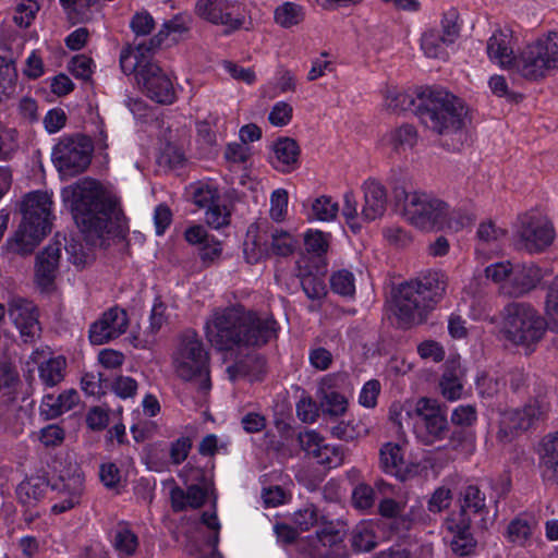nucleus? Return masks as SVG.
<instances>
[{
	"label": "nucleus",
	"mask_w": 558,
	"mask_h": 558,
	"mask_svg": "<svg viewBox=\"0 0 558 558\" xmlns=\"http://www.w3.org/2000/svg\"><path fill=\"white\" fill-rule=\"evenodd\" d=\"M61 196L77 227L86 239L94 243L101 239L105 232L110 231L112 219L119 218L117 198L90 178H84L64 187Z\"/></svg>",
	"instance_id": "nucleus-1"
},
{
	"label": "nucleus",
	"mask_w": 558,
	"mask_h": 558,
	"mask_svg": "<svg viewBox=\"0 0 558 558\" xmlns=\"http://www.w3.org/2000/svg\"><path fill=\"white\" fill-rule=\"evenodd\" d=\"M208 341L219 350L234 345H262L277 337L278 326L269 314L241 306L215 311L205 326Z\"/></svg>",
	"instance_id": "nucleus-2"
},
{
	"label": "nucleus",
	"mask_w": 558,
	"mask_h": 558,
	"mask_svg": "<svg viewBox=\"0 0 558 558\" xmlns=\"http://www.w3.org/2000/svg\"><path fill=\"white\" fill-rule=\"evenodd\" d=\"M23 219L14 234L7 239L2 246V255L26 256L51 230L52 197L48 192H31L21 204Z\"/></svg>",
	"instance_id": "nucleus-3"
},
{
	"label": "nucleus",
	"mask_w": 558,
	"mask_h": 558,
	"mask_svg": "<svg viewBox=\"0 0 558 558\" xmlns=\"http://www.w3.org/2000/svg\"><path fill=\"white\" fill-rule=\"evenodd\" d=\"M549 325L529 302H510L501 312L500 339L509 348L532 354L544 339Z\"/></svg>",
	"instance_id": "nucleus-4"
},
{
	"label": "nucleus",
	"mask_w": 558,
	"mask_h": 558,
	"mask_svg": "<svg viewBox=\"0 0 558 558\" xmlns=\"http://www.w3.org/2000/svg\"><path fill=\"white\" fill-rule=\"evenodd\" d=\"M120 66L126 75L135 74L143 93L153 101L171 105L177 98L172 77L150 61L142 47H126L120 54Z\"/></svg>",
	"instance_id": "nucleus-5"
},
{
	"label": "nucleus",
	"mask_w": 558,
	"mask_h": 558,
	"mask_svg": "<svg viewBox=\"0 0 558 558\" xmlns=\"http://www.w3.org/2000/svg\"><path fill=\"white\" fill-rule=\"evenodd\" d=\"M547 271L538 265L498 260L484 269L485 278L495 284L500 295L520 299L533 292L544 280Z\"/></svg>",
	"instance_id": "nucleus-6"
},
{
	"label": "nucleus",
	"mask_w": 558,
	"mask_h": 558,
	"mask_svg": "<svg viewBox=\"0 0 558 558\" xmlns=\"http://www.w3.org/2000/svg\"><path fill=\"white\" fill-rule=\"evenodd\" d=\"M421 122L440 135L459 133L466 124L464 102L445 89L430 90L418 110Z\"/></svg>",
	"instance_id": "nucleus-7"
},
{
	"label": "nucleus",
	"mask_w": 558,
	"mask_h": 558,
	"mask_svg": "<svg viewBox=\"0 0 558 558\" xmlns=\"http://www.w3.org/2000/svg\"><path fill=\"white\" fill-rule=\"evenodd\" d=\"M172 366L180 379L193 384L203 393L209 391V355L195 332L182 335L172 355Z\"/></svg>",
	"instance_id": "nucleus-8"
},
{
	"label": "nucleus",
	"mask_w": 558,
	"mask_h": 558,
	"mask_svg": "<svg viewBox=\"0 0 558 558\" xmlns=\"http://www.w3.org/2000/svg\"><path fill=\"white\" fill-rule=\"evenodd\" d=\"M522 77L538 81L558 71V32L537 38L523 48Z\"/></svg>",
	"instance_id": "nucleus-9"
},
{
	"label": "nucleus",
	"mask_w": 558,
	"mask_h": 558,
	"mask_svg": "<svg viewBox=\"0 0 558 558\" xmlns=\"http://www.w3.org/2000/svg\"><path fill=\"white\" fill-rule=\"evenodd\" d=\"M92 142L83 135L64 136L52 148L51 160L62 177H74L92 160Z\"/></svg>",
	"instance_id": "nucleus-10"
},
{
	"label": "nucleus",
	"mask_w": 558,
	"mask_h": 558,
	"mask_svg": "<svg viewBox=\"0 0 558 558\" xmlns=\"http://www.w3.org/2000/svg\"><path fill=\"white\" fill-rule=\"evenodd\" d=\"M446 203L422 192H408L404 196L402 215L405 220L421 230H435L442 223Z\"/></svg>",
	"instance_id": "nucleus-11"
},
{
	"label": "nucleus",
	"mask_w": 558,
	"mask_h": 558,
	"mask_svg": "<svg viewBox=\"0 0 558 558\" xmlns=\"http://www.w3.org/2000/svg\"><path fill=\"white\" fill-rule=\"evenodd\" d=\"M413 429L425 445H433L445 438L448 421L437 400L423 397L414 402Z\"/></svg>",
	"instance_id": "nucleus-12"
},
{
	"label": "nucleus",
	"mask_w": 558,
	"mask_h": 558,
	"mask_svg": "<svg viewBox=\"0 0 558 558\" xmlns=\"http://www.w3.org/2000/svg\"><path fill=\"white\" fill-rule=\"evenodd\" d=\"M553 222L542 211L533 210L520 218L518 236L530 253H538L550 246L555 240Z\"/></svg>",
	"instance_id": "nucleus-13"
},
{
	"label": "nucleus",
	"mask_w": 558,
	"mask_h": 558,
	"mask_svg": "<svg viewBox=\"0 0 558 558\" xmlns=\"http://www.w3.org/2000/svg\"><path fill=\"white\" fill-rule=\"evenodd\" d=\"M435 306L411 282L399 287L395 298V315L404 327L424 323Z\"/></svg>",
	"instance_id": "nucleus-14"
},
{
	"label": "nucleus",
	"mask_w": 558,
	"mask_h": 558,
	"mask_svg": "<svg viewBox=\"0 0 558 558\" xmlns=\"http://www.w3.org/2000/svg\"><path fill=\"white\" fill-rule=\"evenodd\" d=\"M195 13L203 20L222 25L227 31H236L245 25L246 12L235 0H197Z\"/></svg>",
	"instance_id": "nucleus-15"
},
{
	"label": "nucleus",
	"mask_w": 558,
	"mask_h": 558,
	"mask_svg": "<svg viewBox=\"0 0 558 558\" xmlns=\"http://www.w3.org/2000/svg\"><path fill=\"white\" fill-rule=\"evenodd\" d=\"M347 377L340 374L324 376L317 387V398L320 410L329 416H342L349 405V398L344 391Z\"/></svg>",
	"instance_id": "nucleus-16"
},
{
	"label": "nucleus",
	"mask_w": 558,
	"mask_h": 558,
	"mask_svg": "<svg viewBox=\"0 0 558 558\" xmlns=\"http://www.w3.org/2000/svg\"><path fill=\"white\" fill-rule=\"evenodd\" d=\"M515 40L510 28H498L488 38L487 54L489 60L498 66L512 70L522 76L520 71L521 61L523 60V50L519 56L513 52Z\"/></svg>",
	"instance_id": "nucleus-17"
},
{
	"label": "nucleus",
	"mask_w": 558,
	"mask_h": 558,
	"mask_svg": "<svg viewBox=\"0 0 558 558\" xmlns=\"http://www.w3.org/2000/svg\"><path fill=\"white\" fill-rule=\"evenodd\" d=\"M8 314L24 342H33L39 337L41 330L39 314L33 302L12 298L8 303Z\"/></svg>",
	"instance_id": "nucleus-18"
},
{
	"label": "nucleus",
	"mask_w": 558,
	"mask_h": 558,
	"mask_svg": "<svg viewBox=\"0 0 558 558\" xmlns=\"http://www.w3.org/2000/svg\"><path fill=\"white\" fill-rule=\"evenodd\" d=\"M550 409L545 397L529 402L523 409L508 411L502 415L500 437L530 428L535 421L541 420Z\"/></svg>",
	"instance_id": "nucleus-19"
},
{
	"label": "nucleus",
	"mask_w": 558,
	"mask_h": 558,
	"mask_svg": "<svg viewBox=\"0 0 558 558\" xmlns=\"http://www.w3.org/2000/svg\"><path fill=\"white\" fill-rule=\"evenodd\" d=\"M550 409L545 397L529 402L523 409L508 411L502 415L500 437L530 428L535 421L541 420Z\"/></svg>",
	"instance_id": "nucleus-20"
},
{
	"label": "nucleus",
	"mask_w": 558,
	"mask_h": 558,
	"mask_svg": "<svg viewBox=\"0 0 558 558\" xmlns=\"http://www.w3.org/2000/svg\"><path fill=\"white\" fill-rule=\"evenodd\" d=\"M129 327V317L123 308L111 307L90 325L89 339L94 344H104L123 335Z\"/></svg>",
	"instance_id": "nucleus-21"
},
{
	"label": "nucleus",
	"mask_w": 558,
	"mask_h": 558,
	"mask_svg": "<svg viewBox=\"0 0 558 558\" xmlns=\"http://www.w3.org/2000/svg\"><path fill=\"white\" fill-rule=\"evenodd\" d=\"M299 441L302 449L319 464L337 468L343 462V451L338 446L327 444L315 430L300 434Z\"/></svg>",
	"instance_id": "nucleus-22"
},
{
	"label": "nucleus",
	"mask_w": 558,
	"mask_h": 558,
	"mask_svg": "<svg viewBox=\"0 0 558 558\" xmlns=\"http://www.w3.org/2000/svg\"><path fill=\"white\" fill-rule=\"evenodd\" d=\"M61 248L58 243L48 244L37 256L35 263V283L43 292L54 290Z\"/></svg>",
	"instance_id": "nucleus-23"
},
{
	"label": "nucleus",
	"mask_w": 558,
	"mask_h": 558,
	"mask_svg": "<svg viewBox=\"0 0 558 558\" xmlns=\"http://www.w3.org/2000/svg\"><path fill=\"white\" fill-rule=\"evenodd\" d=\"M379 461L384 472L401 481L413 477L418 471L417 464L405 461L403 447L399 444H384L379 451Z\"/></svg>",
	"instance_id": "nucleus-24"
},
{
	"label": "nucleus",
	"mask_w": 558,
	"mask_h": 558,
	"mask_svg": "<svg viewBox=\"0 0 558 558\" xmlns=\"http://www.w3.org/2000/svg\"><path fill=\"white\" fill-rule=\"evenodd\" d=\"M364 203L361 210V218L365 221H373L380 218L387 207V193L383 184L376 180L368 179L362 185Z\"/></svg>",
	"instance_id": "nucleus-25"
},
{
	"label": "nucleus",
	"mask_w": 558,
	"mask_h": 558,
	"mask_svg": "<svg viewBox=\"0 0 558 558\" xmlns=\"http://www.w3.org/2000/svg\"><path fill=\"white\" fill-rule=\"evenodd\" d=\"M31 359L38 363V376L40 381L47 387L59 385L65 376L66 360L62 355L46 359L45 350H36Z\"/></svg>",
	"instance_id": "nucleus-26"
},
{
	"label": "nucleus",
	"mask_w": 558,
	"mask_h": 558,
	"mask_svg": "<svg viewBox=\"0 0 558 558\" xmlns=\"http://www.w3.org/2000/svg\"><path fill=\"white\" fill-rule=\"evenodd\" d=\"M538 458L543 478L558 483V432L543 438L539 444Z\"/></svg>",
	"instance_id": "nucleus-27"
},
{
	"label": "nucleus",
	"mask_w": 558,
	"mask_h": 558,
	"mask_svg": "<svg viewBox=\"0 0 558 558\" xmlns=\"http://www.w3.org/2000/svg\"><path fill=\"white\" fill-rule=\"evenodd\" d=\"M80 402V396L75 389H68L58 396L47 395L40 403V413L47 418H56L72 410Z\"/></svg>",
	"instance_id": "nucleus-28"
},
{
	"label": "nucleus",
	"mask_w": 558,
	"mask_h": 558,
	"mask_svg": "<svg viewBox=\"0 0 558 558\" xmlns=\"http://www.w3.org/2000/svg\"><path fill=\"white\" fill-rule=\"evenodd\" d=\"M299 153V146L294 140L279 138L272 145L271 163L281 172H290L296 165Z\"/></svg>",
	"instance_id": "nucleus-29"
},
{
	"label": "nucleus",
	"mask_w": 558,
	"mask_h": 558,
	"mask_svg": "<svg viewBox=\"0 0 558 558\" xmlns=\"http://www.w3.org/2000/svg\"><path fill=\"white\" fill-rule=\"evenodd\" d=\"M243 252L246 262L250 264H256L269 255V248L266 245L260 225L253 223L248 227Z\"/></svg>",
	"instance_id": "nucleus-30"
},
{
	"label": "nucleus",
	"mask_w": 558,
	"mask_h": 558,
	"mask_svg": "<svg viewBox=\"0 0 558 558\" xmlns=\"http://www.w3.org/2000/svg\"><path fill=\"white\" fill-rule=\"evenodd\" d=\"M418 288L422 293L434 306L442 298L446 291V277L437 271H429L416 280L410 281Z\"/></svg>",
	"instance_id": "nucleus-31"
},
{
	"label": "nucleus",
	"mask_w": 558,
	"mask_h": 558,
	"mask_svg": "<svg viewBox=\"0 0 558 558\" xmlns=\"http://www.w3.org/2000/svg\"><path fill=\"white\" fill-rule=\"evenodd\" d=\"M53 492H68L72 498H82L84 492V474L76 465L61 471L52 484Z\"/></svg>",
	"instance_id": "nucleus-32"
},
{
	"label": "nucleus",
	"mask_w": 558,
	"mask_h": 558,
	"mask_svg": "<svg viewBox=\"0 0 558 558\" xmlns=\"http://www.w3.org/2000/svg\"><path fill=\"white\" fill-rule=\"evenodd\" d=\"M344 534L333 524H328L316 532L313 555L317 558H330V549L343 542Z\"/></svg>",
	"instance_id": "nucleus-33"
},
{
	"label": "nucleus",
	"mask_w": 558,
	"mask_h": 558,
	"mask_svg": "<svg viewBox=\"0 0 558 558\" xmlns=\"http://www.w3.org/2000/svg\"><path fill=\"white\" fill-rule=\"evenodd\" d=\"M192 17L189 14L179 13L171 20L165 22L158 34L151 39L153 44L161 45L163 40L171 37L177 41L182 38L191 28Z\"/></svg>",
	"instance_id": "nucleus-34"
},
{
	"label": "nucleus",
	"mask_w": 558,
	"mask_h": 558,
	"mask_svg": "<svg viewBox=\"0 0 558 558\" xmlns=\"http://www.w3.org/2000/svg\"><path fill=\"white\" fill-rule=\"evenodd\" d=\"M207 497V490L198 485H191L186 492L181 488L171 490L172 508L175 511H182L186 508H199L203 506Z\"/></svg>",
	"instance_id": "nucleus-35"
},
{
	"label": "nucleus",
	"mask_w": 558,
	"mask_h": 558,
	"mask_svg": "<svg viewBox=\"0 0 558 558\" xmlns=\"http://www.w3.org/2000/svg\"><path fill=\"white\" fill-rule=\"evenodd\" d=\"M166 311L167 306L165 303L159 298H156L149 316V325L143 331V338L138 343L141 348H149L155 343L156 335L167 324Z\"/></svg>",
	"instance_id": "nucleus-36"
},
{
	"label": "nucleus",
	"mask_w": 558,
	"mask_h": 558,
	"mask_svg": "<svg viewBox=\"0 0 558 558\" xmlns=\"http://www.w3.org/2000/svg\"><path fill=\"white\" fill-rule=\"evenodd\" d=\"M46 487L47 483L43 477L26 478L17 485L16 497L22 505L31 507L44 497Z\"/></svg>",
	"instance_id": "nucleus-37"
},
{
	"label": "nucleus",
	"mask_w": 558,
	"mask_h": 558,
	"mask_svg": "<svg viewBox=\"0 0 558 558\" xmlns=\"http://www.w3.org/2000/svg\"><path fill=\"white\" fill-rule=\"evenodd\" d=\"M448 530L453 533L452 548L459 555H466L474 547L473 539L469 536L468 531L471 524V518L460 519L458 523L454 519L447 521Z\"/></svg>",
	"instance_id": "nucleus-38"
},
{
	"label": "nucleus",
	"mask_w": 558,
	"mask_h": 558,
	"mask_svg": "<svg viewBox=\"0 0 558 558\" xmlns=\"http://www.w3.org/2000/svg\"><path fill=\"white\" fill-rule=\"evenodd\" d=\"M339 211V205L330 196L322 195L311 202L307 218L317 221H332Z\"/></svg>",
	"instance_id": "nucleus-39"
},
{
	"label": "nucleus",
	"mask_w": 558,
	"mask_h": 558,
	"mask_svg": "<svg viewBox=\"0 0 558 558\" xmlns=\"http://www.w3.org/2000/svg\"><path fill=\"white\" fill-rule=\"evenodd\" d=\"M486 512L484 494L477 486H468L462 493L461 519L470 518V513L484 514Z\"/></svg>",
	"instance_id": "nucleus-40"
},
{
	"label": "nucleus",
	"mask_w": 558,
	"mask_h": 558,
	"mask_svg": "<svg viewBox=\"0 0 558 558\" xmlns=\"http://www.w3.org/2000/svg\"><path fill=\"white\" fill-rule=\"evenodd\" d=\"M385 141L396 151L407 150L416 144L417 133L412 125H402L390 131Z\"/></svg>",
	"instance_id": "nucleus-41"
},
{
	"label": "nucleus",
	"mask_w": 558,
	"mask_h": 558,
	"mask_svg": "<svg viewBox=\"0 0 558 558\" xmlns=\"http://www.w3.org/2000/svg\"><path fill=\"white\" fill-rule=\"evenodd\" d=\"M190 193L193 203L202 209L208 208L221 198L217 186L210 182L191 184Z\"/></svg>",
	"instance_id": "nucleus-42"
},
{
	"label": "nucleus",
	"mask_w": 558,
	"mask_h": 558,
	"mask_svg": "<svg viewBox=\"0 0 558 558\" xmlns=\"http://www.w3.org/2000/svg\"><path fill=\"white\" fill-rule=\"evenodd\" d=\"M352 546L359 551H369L376 546L375 523L361 521L352 531Z\"/></svg>",
	"instance_id": "nucleus-43"
},
{
	"label": "nucleus",
	"mask_w": 558,
	"mask_h": 558,
	"mask_svg": "<svg viewBox=\"0 0 558 558\" xmlns=\"http://www.w3.org/2000/svg\"><path fill=\"white\" fill-rule=\"evenodd\" d=\"M274 19L279 26L290 28L303 21V8L294 2H284L276 8Z\"/></svg>",
	"instance_id": "nucleus-44"
},
{
	"label": "nucleus",
	"mask_w": 558,
	"mask_h": 558,
	"mask_svg": "<svg viewBox=\"0 0 558 558\" xmlns=\"http://www.w3.org/2000/svg\"><path fill=\"white\" fill-rule=\"evenodd\" d=\"M113 547L120 557H130L138 547V539L126 525H119L113 535Z\"/></svg>",
	"instance_id": "nucleus-45"
},
{
	"label": "nucleus",
	"mask_w": 558,
	"mask_h": 558,
	"mask_svg": "<svg viewBox=\"0 0 558 558\" xmlns=\"http://www.w3.org/2000/svg\"><path fill=\"white\" fill-rule=\"evenodd\" d=\"M439 387L441 395L448 401L460 399L463 392L461 372L457 368L446 371L439 380Z\"/></svg>",
	"instance_id": "nucleus-46"
},
{
	"label": "nucleus",
	"mask_w": 558,
	"mask_h": 558,
	"mask_svg": "<svg viewBox=\"0 0 558 558\" xmlns=\"http://www.w3.org/2000/svg\"><path fill=\"white\" fill-rule=\"evenodd\" d=\"M442 220L438 229H448L458 232L470 227L475 220V215L466 209H450L446 204V214Z\"/></svg>",
	"instance_id": "nucleus-47"
},
{
	"label": "nucleus",
	"mask_w": 558,
	"mask_h": 558,
	"mask_svg": "<svg viewBox=\"0 0 558 558\" xmlns=\"http://www.w3.org/2000/svg\"><path fill=\"white\" fill-rule=\"evenodd\" d=\"M544 313L550 329L558 332V276L547 287Z\"/></svg>",
	"instance_id": "nucleus-48"
},
{
	"label": "nucleus",
	"mask_w": 558,
	"mask_h": 558,
	"mask_svg": "<svg viewBox=\"0 0 558 558\" xmlns=\"http://www.w3.org/2000/svg\"><path fill=\"white\" fill-rule=\"evenodd\" d=\"M270 236V250L276 255H291L299 246V240L293 234L282 229L274 230Z\"/></svg>",
	"instance_id": "nucleus-49"
},
{
	"label": "nucleus",
	"mask_w": 558,
	"mask_h": 558,
	"mask_svg": "<svg viewBox=\"0 0 558 558\" xmlns=\"http://www.w3.org/2000/svg\"><path fill=\"white\" fill-rule=\"evenodd\" d=\"M449 45L440 32L435 29L424 33L421 40V47L428 58H445Z\"/></svg>",
	"instance_id": "nucleus-50"
},
{
	"label": "nucleus",
	"mask_w": 558,
	"mask_h": 558,
	"mask_svg": "<svg viewBox=\"0 0 558 558\" xmlns=\"http://www.w3.org/2000/svg\"><path fill=\"white\" fill-rule=\"evenodd\" d=\"M378 558H432V547L396 545L381 551Z\"/></svg>",
	"instance_id": "nucleus-51"
},
{
	"label": "nucleus",
	"mask_w": 558,
	"mask_h": 558,
	"mask_svg": "<svg viewBox=\"0 0 558 558\" xmlns=\"http://www.w3.org/2000/svg\"><path fill=\"white\" fill-rule=\"evenodd\" d=\"M16 81L17 71L15 63L12 60L0 57V99L14 92Z\"/></svg>",
	"instance_id": "nucleus-52"
},
{
	"label": "nucleus",
	"mask_w": 558,
	"mask_h": 558,
	"mask_svg": "<svg viewBox=\"0 0 558 558\" xmlns=\"http://www.w3.org/2000/svg\"><path fill=\"white\" fill-rule=\"evenodd\" d=\"M367 433L366 425L361 421L354 420L340 422L331 428V434L335 437L347 441L364 437Z\"/></svg>",
	"instance_id": "nucleus-53"
},
{
	"label": "nucleus",
	"mask_w": 558,
	"mask_h": 558,
	"mask_svg": "<svg viewBox=\"0 0 558 558\" xmlns=\"http://www.w3.org/2000/svg\"><path fill=\"white\" fill-rule=\"evenodd\" d=\"M330 286L333 292L343 296H352L355 292V277L350 270L340 269L330 277Z\"/></svg>",
	"instance_id": "nucleus-54"
},
{
	"label": "nucleus",
	"mask_w": 558,
	"mask_h": 558,
	"mask_svg": "<svg viewBox=\"0 0 558 558\" xmlns=\"http://www.w3.org/2000/svg\"><path fill=\"white\" fill-rule=\"evenodd\" d=\"M205 222L213 229H220L229 225L230 210L221 198L205 209Z\"/></svg>",
	"instance_id": "nucleus-55"
},
{
	"label": "nucleus",
	"mask_w": 558,
	"mask_h": 558,
	"mask_svg": "<svg viewBox=\"0 0 558 558\" xmlns=\"http://www.w3.org/2000/svg\"><path fill=\"white\" fill-rule=\"evenodd\" d=\"M389 417L399 427L410 425L414 422V403L409 400L393 402L389 409Z\"/></svg>",
	"instance_id": "nucleus-56"
},
{
	"label": "nucleus",
	"mask_w": 558,
	"mask_h": 558,
	"mask_svg": "<svg viewBox=\"0 0 558 558\" xmlns=\"http://www.w3.org/2000/svg\"><path fill=\"white\" fill-rule=\"evenodd\" d=\"M303 291L312 301H320L327 294L324 279L314 275H304L301 280Z\"/></svg>",
	"instance_id": "nucleus-57"
},
{
	"label": "nucleus",
	"mask_w": 558,
	"mask_h": 558,
	"mask_svg": "<svg viewBox=\"0 0 558 558\" xmlns=\"http://www.w3.org/2000/svg\"><path fill=\"white\" fill-rule=\"evenodd\" d=\"M288 213V192L284 189H277L270 195L269 215L275 221L284 220Z\"/></svg>",
	"instance_id": "nucleus-58"
},
{
	"label": "nucleus",
	"mask_w": 558,
	"mask_h": 558,
	"mask_svg": "<svg viewBox=\"0 0 558 558\" xmlns=\"http://www.w3.org/2000/svg\"><path fill=\"white\" fill-rule=\"evenodd\" d=\"M342 215L353 232L360 231L361 226L357 222V219H359L357 201L352 191H347L343 194Z\"/></svg>",
	"instance_id": "nucleus-59"
},
{
	"label": "nucleus",
	"mask_w": 558,
	"mask_h": 558,
	"mask_svg": "<svg viewBox=\"0 0 558 558\" xmlns=\"http://www.w3.org/2000/svg\"><path fill=\"white\" fill-rule=\"evenodd\" d=\"M318 521L317 509L313 505H307L293 513L292 522L300 532L313 527Z\"/></svg>",
	"instance_id": "nucleus-60"
},
{
	"label": "nucleus",
	"mask_w": 558,
	"mask_h": 558,
	"mask_svg": "<svg viewBox=\"0 0 558 558\" xmlns=\"http://www.w3.org/2000/svg\"><path fill=\"white\" fill-rule=\"evenodd\" d=\"M39 10V5L34 0H24L21 2L15 10L14 22L20 27H28L35 20L36 13Z\"/></svg>",
	"instance_id": "nucleus-61"
},
{
	"label": "nucleus",
	"mask_w": 558,
	"mask_h": 558,
	"mask_svg": "<svg viewBox=\"0 0 558 558\" xmlns=\"http://www.w3.org/2000/svg\"><path fill=\"white\" fill-rule=\"evenodd\" d=\"M19 383V375L10 364H0V398L10 397Z\"/></svg>",
	"instance_id": "nucleus-62"
},
{
	"label": "nucleus",
	"mask_w": 558,
	"mask_h": 558,
	"mask_svg": "<svg viewBox=\"0 0 558 558\" xmlns=\"http://www.w3.org/2000/svg\"><path fill=\"white\" fill-rule=\"evenodd\" d=\"M532 529L530 524L521 519L513 520L507 530V535L510 542L523 545L531 536Z\"/></svg>",
	"instance_id": "nucleus-63"
},
{
	"label": "nucleus",
	"mask_w": 558,
	"mask_h": 558,
	"mask_svg": "<svg viewBox=\"0 0 558 558\" xmlns=\"http://www.w3.org/2000/svg\"><path fill=\"white\" fill-rule=\"evenodd\" d=\"M94 66L95 64L89 57L85 54H78L71 60L69 70L75 77L86 81L90 78Z\"/></svg>",
	"instance_id": "nucleus-64"
}]
</instances>
